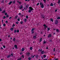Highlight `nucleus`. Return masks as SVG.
Here are the masks:
<instances>
[{
    "label": "nucleus",
    "instance_id": "nucleus-48",
    "mask_svg": "<svg viewBox=\"0 0 60 60\" xmlns=\"http://www.w3.org/2000/svg\"><path fill=\"white\" fill-rule=\"evenodd\" d=\"M6 17L7 18H8L9 17V15H6Z\"/></svg>",
    "mask_w": 60,
    "mask_h": 60
},
{
    "label": "nucleus",
    "instance_id": "nucleus-53",
    "mask_svg": "<svg viewBox=\"0 0 60 60\" xmlns=\"http://www.w3.org/2000/svg\"><path fill=\"white\" fill-rule=\"evenodd\" d=\"M3 47L4 48V49H5V46L4 45L3 46Z\"/></svg>",
    "mask_w": 60,
    "mask_h": 60
},
{
    "label": "nucleus",
    "instance_id": "nucleus-59",
    "mask_svg": "<svg viewBox=\"0 0 60 60\" xmlns=\"http://www.w3.org/2000/svg\"><path fill=\"white\" fill-rule=\"evenodd\" d=\"M2 11V10L1 9V8H0V11Z\"/></svg>",
    "mask_w": 60,
    "mask_h": 60
},
{
    "label": "nucleus",
    "instance_id": "nucleus-2",
    "mask_svg": "<svg viewBox=\"0 0 60 60\" xmlns=\"http://www.w3.org/2000/svg\"><path fill=\"white\" fill-rule=\"evenodd\" d=\"M40 5H41V7L42 8H44V5L43 4V3L41 2H40Z\"/></svg>",
    "mask_w": 60,
    "mask_h": 60
},
{
    "label": "nucleus",
    "instance_id": "nucleus-1",
    "mask_svg": "<svg viewBox=\"0 0 60 60\" xmlns=\"http://www.w3.org/2000/svg\"><path fill=\"white\" fill-rule=\"evenodd\" d=\"M29 8L30 10H29L28 12L30 13L31 12V11L33 10V8L32 7H29Z\"/></svg>",
    "mask_w": 60,
    "mask_h": 60
},
{
    "label": "nucleus",
    "instance_id": "nucleus-12",
    "mask_svg": "<svg viewBox=\"0 0 60 60\" xmlns=\"http://www.w3.org/2000/svg\"><path fill=\"white\" fill-rule=\"evenodd\" d=\"M42 38H41L40 39V41H39V42H41V41H42Z\"/></svg>",
    "mask_w": 60,
    "mask_h": 60
},
{
    "label": "nucleus",
    "instance_id": "nucleus-37",
    "mask_svg": "<svg viewBox=\"0 0 60 60\" xmlns=\"http://www.w3.org/2000/svg\"><path fill=\"white\" fill-rule=\"evenodd\" d=\"M19 30H17L16 31V32L17 33H19Z\"/></svg>",
    "mask_w": 60,
    "mask_h": 60
},
{
    "label": "nucleus",
    "instance_id": "nucleus-47",
    "mask_svg": "<svg viewBox=\"0 0 60 60\" xmlns=\"http://www.w3.org/2000/svg\"><path fill=\"white\" fill-rule=\"evenodd\" d=\"M12 26V27H14V26H15V24H13V25Z\"/></svg>",
    "mask_w": 60,
    "mask_h": 60
},
{
    "label": "nucleus",
    "instance_id": "nucleus-18",
    "mask_svg": "<svg viewBox=\"0 0 60 60\" xmlns=\"http://www.w3.org/2000/svg\"><path fill=\"white\" fill-rule=\"evenodd\" d=\"M25 50V49L24 48H22V51H24Z\"/></svg>",
    "mask_w": 60,
    "mask_h": 60
},
{
    "label": "nucleus",
    "instance_id": "nucleus-42",
    "mask_svg": "<svg viewBox=\"0 0 60 60\" xmlns=\"http://www.w3.org/2000/svg\"><path fill=\"white\" fill-rule=\"evenodd\" d=\"M16 24H19V22L18 21L16 22Z\"/></svg>",
    "mask_w": 60,
    "mask_h": 60
},
{
    "label": "nucleus",
    "instance_id": "nucleus-21",
    "mask_svg": "<svg viewBox=\"0 0 60 60\" xmlns=\"http://www.w3.org/2000/svg\"><path fill=\"white\" fill-rule=\"evenodd\" d=\"M5 11H5V10H4V11H2V13H5Z\"/></svg>",
    "mask_w": 60,
    "mask_h": 60
},
{
    "label": "nucleus",
    "instance_id": "nucleus-5",
    "mask_svg": "<svg viewBox=\"0 0 60 60\" xmlns=\"http://www.w3.org/2000/svg\"><path fill=\"white\" fill-rule=\"evenodd\" d=\"M30 53L29 52H27L26 53V55L27 56H30Z\"/></svg>",
    "mask_w": 60,
    "mask_h": 60
},
{
    "label": "nucleus",
    "instance_id": "nucleus-24",
    "mask_svg": "<svg viewBox=\"0 0 60 60\" xmlns=\"http://www.w3.org/2000/svg\"><path fill=\"white\" fill-rule=\"evenodd\" d=\"M13 3L14 4H15V3H16V2H15V0L14 1H13Z\"/></svg>",
    "mask_w": 60,
    "mask_h": 60
},
{
    "label": "nucleus",
    "instance_id": "nucleus-38",
    "mask_svg": "<svg viewBox=\"0 0 60 60\" xmlns=\"http://www.w3.org/2000/svg\"><path fill=\"white\" fill-rule=\"evenodd\" d=\"M21 58H19V59H17V60H21Z\"/></svg>",
    "mask_w": 60,
    "mask_h": 60
},
{
    "label": "nucleus",
    "instance_id": "nucleus-28",
    "mask_svg": "<svg viewBox=\"0 0 60 60\" xmlns=\"http://www.w3.org/2000/svg\"><path fill=\"white\" fill-rule=\"evenodd\" d=\"M10 30H11V31H13V28H11V29H10Z\"/></svg>",
    "mask_w": 60,
    "mask_h": 60
},
{
    "label": "nucleus",
    "instance_id": "nucleus-63",
    "mask_svg": "<svg viewBox=\"0 0 60 60\" xmlns=\"http://www.w3.org/2000/svg\"><path fill=\"white\" fill-rule=\"evenodd\" d=\"M58 60V59L57 58L55 60Z\"/></svg>",
    "mask_w": 60,
    "mask_h": 60
},
{
    "label": "nucleus",
    "instance_id": "nucleus-3",
    "mask_svg": "<svg viewBox=\"0 0 60 60\" xmlns=\"http://www.w3.org/2000/svg\"><path fill=\"white\" fill-rule=\"evenodd\" d=\"M44 26V29L45 30L46 29V28L47 27H48V26H47V25H46L45 24H44L43 25Z\"/></svg>",
    "mask_w": 60,
    "mask_h": 60
},
{
    "label": "nucleus",
    "instance_id": "nucleus-6",
    "mask_svg": "<svg viewBox=\"0 0 60 60\" xmlns=\"http://www.w3.org/2000/svg\"><path fill=\"white\" fill-rule=\"evenodd\" d=\"M58 23V21L57 20H56L55 21V24L56 25H57Z\"/></svg>",
    "mask_w": 60,
    "mask_h": 60
},
{
    "label": "nucleus",
    "instance_id": "nucleus-11",
    "mask_svg": "<svg viewBox=\"0 0 60 60\" xmlns=\"http://www.w3.org/2000/svg\"><path fill=\"white\" fill-rule=\"evenodd\" d=\"M45 52H44V51L43 50L41 52V53L42 54H44V53H45Z\"/></svg>",
    "mask_w": 60,
    "mask_h": 60
},
{
    "label": "nucleus",
    "instance_id": "nucleus-8",
    "mask_svg": "<svg viewBox=\"0 0 60 60\" xmlns=\"http://www.w3.org/2000/svg\"><path fill=\"white\" fill-rule=\"evenodd\" d=\"M14 47L15 48V49H18V46H17V45H14Z\"/></svg>",
    "mask_w": 60,
    "mask_h": 60
},
{
    "label": "nucleus",
    "instance_id": "nucleus-40",
    "mask_svg": "<svg viewBox=\"0 0 60 60\" xmlns=\"http://www.w3.org/2000/svg\"><path fill=\"white\" fill-rule=\"evenodd\" d=\"M57 19H60V17H58L57 18Z\"/></svg>",
    "mask_w": 60,
    "mask_h": 60
},
{
    "label": "nucleus",
    "instance_id": "nucleus-52",
    "mask_svg": "<svg viewBox=\"0 0 60 60\" xmlns=\"http://www.w3.org/2000/svg\"><path fill=\"white\" fill-rule=\"evenodd\" d=\"M19 15H20V16L21 15V13H19Z\"/></svg>",
    "mask_w": 60,
    "mask_h": 60
},
{
    "label": "nucleus",
    "instance_id": "nucleus-10",
    "mask_svg": "<svg viewBox=\"0 0 60 60\" xmlns=\"http://www.w3.org/2000/svg\"><path fill=\"white\" fill-rule=\"evenodd\" d=\"M21 7H19V8H20L19 9H20V10H21V9H22V8H23V6L22 5H21Z\"/></svg>",
    "mask_w": 60,
    "mask_h": 60
},
{
    "label": "nucleus",
    "instance_id": "nucleus-36",
    "mask_svg": "<svg viewBox=\"0 0 60 60\" xmlns=\"http://www.w3.org/2000/svg\"><path fill=\"white\" fill-rule=\"evenodd\" d=\"M13 41H15V38H14L13 39Z\"/></svg>",
    "mask_w": 60,
    "mask_h": 60
},
{
    "label": "nucleus",
    "instance_id": "nucleus-43",
    "mask_svg": "<svg viewBox=\"0 0 60 60\" xmlns=\"http://www.w3.org/2000/svg\"><path fill=\"white\" fill-rule=\"evenodd\" d=\"M18 17V15H17V16H15V19H16L17 18V17Z\"/></svg>",
    "mask_w": 60,
    "mask_h": 60
},
{
    "label": "nucleus",
    "instance_id": "nucleus-56",
    "mask_svg": "<svg viewBox=\"0 0 60 60\" xmlns=\"http://www.w3.org/2000/svg\"><path fill=\"white\" fill-rule=\"evenodd\" d=\"M22 57L23 58H24V55H22Z\"/></svg>",
    "mask_w": 60,
    "mask_h": 60
},
{
    "label": "nucleus",
    "instance_id": "nucleus-29",
    "mask_svg": "<svg viewBox=\"0 0 60 60\" xmlns=\"http://www.w3.org/2000/svg\"><path fill=\"white\" fill-rule=\"evenodd\" d=\"M31 34H34V31H31Z\"/></svg>",
    "mask_w": 60,
    "mask_h": 60
},
{
    "label": "nucleus",
    "instance_id": "nucleus-31",
    "mask_svg": "<svg viewBox=\"0 0 60 60\" xmlns=\"http://www.w3.org/2000/svg\"><path fill=\"white\" fill-rule=\"evenodd\" d=\"M28 59H29V60H30L31 59V58H30V57H29L28 58Z\"/></svg>",
    "mask_w": 60,
    "mask_h": 60
},
{
    "label": "nucleus",
    "instance_id": "nucleus-9",
    "mask_svg": "<svg viewBox=\"0 0 60 60\" xmlns=\"http://www.w3.org/2000/svg\"><path fill=\"white\" fill-rule=\"evenodd\" d=\"M52 36V35L51 34H49V36H48V38H50Z\"/></svg>",
    "mask_w": 60,
    "mask_h": 60
},
{
    "label": "nucleus",
    "instance_id": "nucleus-14",
    "mask_svg": "<svg viewBox=\"0 0 60 60\" xmlns=\"http://www.w3.org/2000/svg\"><path fill=\"white\" fill-rule=\"evenodd\" d=\"M25 20H24V22H26V21H27V19H24Z\"/></svg>",
    "mask_w": 60,
    "mask_h": 60
},
{
    "label": "nucleus",
    "instance_id": "nucleus-15",
    "mask_svg": "<svg viewBox=\"0 0 60 60\" xmlns=\"http://www.w3.org/2000/svg\"><path fill=\"white\" fill-rule=\"evenodd\" d=\"M56 32H57L58 33H59V31L58 29H56Z\"/></svg>",
    "mask_w": 60,
    "mask_h": 60
},
{
    "label": "nucleus",
    "instance_id": "nucleus-17",
    "mask_svg": "<svg viewBox=\"0 0 60 60\" xmlns=\"http://www.w3.org/2000/svg\"><path fill=\"white\" fill-rule=\"evenodd\" d=\"M42 50V49H39L38 50V51H40V52H41Z\"/></svg>",
    "mask_w": 60,
    "mask_h": 60
},
{
    "label": "nucleus",
    "instance_id": "nucleus-58",
    "mask_svg": "<svg viewBox=\"0 0 60 60\" xmlns=\"http://www.w3.org/2000/svg\"><path fill=\"white\" fill-rule=\"evenodd\" d=\"M35 56V55H34V56L32 57V58H34V57Z\"/></svg>",
    "mask_w": 60,
    "mask_h": 60
},
{
    "label": "nucleus",
    "instance_id": "nucleus-34",
    "mask_svg": "<svg viewBox=\"0 0 60 60\" xmlns=\"http://www.w3.org/2000/svg\"><path fill=\"white\" fill-rule=\"evenodd\" d=\"M10 55L11 56L13 57V54H12V53L11 54V55Z\"/></svg>",
    "mask_w": 60,
    "mask_h": 60
},
{
    "label": "nucleus",
    "instance_id": "nucleus-7",
    "mask_svg": "<svg viewBox=\"0 0 60 60\" xmlns=\"http://www.w3.org/2000/svg\"><path fill=\"white\" fill-rule=\"evenodd\" d=\"M36 36H37V34H35V36H34L33 37L34 39H36Z\"/></svg>",
    "mask_w": 60,
    "mask_h": 60
},
{
    "label": "nucleus",
    "instance_id": "nucleus-60",
    "mask_svg": "<svg viewBox=\"0 0 60 60\" xmlns=\"http://www.w3.org/2000/svg\"><path fill=\"white\" fill-rule=\"evenodd\" d=\"M5 22L6 23H8V21H7V20Z\"/></svg>",
    "mask_w": 60,
    "mask_h": 60
},
{
    "label": "nucleus",
    "instance_id": "nucleus-61",
    "mask_svg": "<svg viewBox=\"0 0 60 60\" xmlns=\"http://www.w3.org/2000/svg\"><path fill=\"white\" fill-rule=\"evenodd\" d=\"M39 4V3H37V5H38V6Z\"/></svg>",
    "mask_w": 60,
    "mask_h": 60
},
{
    "label": "nucleus",
    "instance_id": "nucleus-55",
    "mask_svg": "<svg viewBox=\"0 0 60 60\" xmlns=\"http://www.w3.org/2000/svg\"><path fill=\"white\" fill-rule=\"evenodd\" d=\"M53 51L54 52H55V48H54L53 49Z\"/></svg>",
    "mask_w": 60,
    "mask_h": 60
},
{
    "label": "nucleus",
    "instance_id": "nucleus-23",
    "mask_svg": "<svg viewBox=\"0 0 60 60\" xmlns=\"http://www.w3.org/2000/svg\"><path fill=\"white\" fill-rule=\"evenodd\" d=\"M57 3L59 4V3L60 4V0H58V2Z\"/></svg>",
    "mask_w": 60,
    "mask_h": 60
},
{
    "label": "nucleus",
    "instance_id": "nucleus-39",
    "mask_svg": "<svg viewBox=\"0 0 60 60\" xmlns=\"http://www.w3.org/2000/svg\"><path fill=\"white\" fill-rule=\"evenodd\" d=\"M0 49H1V50H2L3 49V50H4V48H3L2 47H1L0 48Z\"/></svg>",
    "mask_w": 60,
    "mask_h": 60
},
{
    "label": "nucleus",
    "instance_id": "nucleus-64",
    "mask_svg": "<svg viewBox=\"0 0 60 60\" xmlns=\"http://www.w3.org/2000/svg\"><path fill=\"white\" fill-rule=\"evenodd\" d=\"M43 60H47V59H44Z\"/></svg>",
    "mask_w": 60,
    "mask_h": 60
},
{
    "label": "nucleus",
    "instance_id": "nucleus-50",
    "mask_svg": "<svg viewBox=\"0 0 60 60\" xmlns=\"http://www.w3.org/2000/svg\"><path fill=\"white\" fill-rule=\"evenodd\" d=\"M43 1H44V3H45V2H46V0H44Z\"/></svg>",
    "mask_w": 60,
    "mask_h": 60
},
{
    "label": "nucleus",
    "instance_id": "nucleus-62",
    "mask_svg": "<svg viewBox=\"0 0 60 60\" xmlns=\"http://www.w3.org/2000/svg\"><path fill=\"white\" fill-rule=\"evenodd\" d=\"M55 12H56L57 11V9L55 10Z\"/></svg>",
    "mask_w": 60,
    "mask_h": 60
},
{
    "label": "nucleus",
    "instance_id": "nucleus-26",
    "mask_svg": "<svg viewBox=\"0 0 60 60\" xmlns=\"http://www.w3.org/2000/svg\"><path fill=\"white\" fill-rule=\"evenodd\" d=\"M20 23L21 24H23V22L22 21H21L20 22Z\"/></svg>",
    "mask_w": 60,
    "mask_h": 60
},
{
    "label": "nucleus",
    "instance_id": "nucleus-41",
    "mask_svg": "<svg viewBox=\"0 0 60 60\" xmlns=\"http://www.w3.org/2000/svg\"><path fill=\"white\" fill-rule=\"evenodd\" d=\"M47 29H48L47 31H49V30H50V28H48Z\"/></svg>",
    "mask_w": 60,
    "mask_h": 60
},
{
    "label": "nucleus",
    "instance_id": "nucleus-33",
    "mask_svg": "<svg viewBox=\"0 0 60 60\" xmlns=\"http://www.w3.org/2000/svg\"><path fill=\"white\" fill-rule=\"evenodd\" d=\"M17 20L18 21H20V19H19V18L17 19Z\"/></svg>",
    "mask_w": 60,
    "mask_h": 60
},
{
    "label": "nucleus",
    "instance_id": "nucleus-20",
    "mask_svg": "<svg viewBox=\"0 0 60 60\" xmlns=\"http://www.w3.org/2000/svg\"><path fill=\"white\" fill-rule=\"evenodd\" d=\"M28 6H29V5H27L26 6V8H28Z\"/></svg>",
    "mask_w": 60,
    "mask_h": 60
},
{
    "label": "nucleus",
    "instance_id": "nucleus-49",
    "mask_svg": "<svg viewBox=\"0 0 60 60\" xmlns=\"http://www.w3.org/2000/svg\"><path fill=\"white\" fill-rule=\"evenodd\" d=\"M3 26H6V24H3Z\"/></svg>",
    "mask_w": 60,
    "mask_h": 60
},
{
    "label": "nucleus",
    "instance_id": "nucleus-27",
    "mask_svg": "<svg viewBox=\"0 0 60 60\" xmlns=\"http://www.w3.org/2000/svg\"><path fill=\"white\" fill-rule=\"evenodd\" d=\"M32 49H33V48L32 47H31L30 48V50H32Z\"/></svg>",
    "mask_w": 60,
    "mask_h": 60
},
{
    "label": "nucleus",
    "instance_id": "nucleus-16",
    "mask_svg": "<svg viewBox=\"0 0 60 60\" xmlns=\"http://www.w3.org/2000/svg\"><path fill=\"white\" fill-rule=\"evenodd\" d=\"M50 6H53V3H51Z\"/></svg>",
    "mask_w": 60,
    "mask_h": 60
},
{
    "label": "nucleus",
    "instance_id": "nucleus-46",
    "mask_svg": "<svg viewBox=\"0 0 60 60\" xmlns=\"http://www.w3.org/2000/svg\"><path fill=\"white\" fill-rule=\"evenodd\" d=\"M26 19H27L28 18V16H27V15L26 16Z\"/></svg>",
    "mask_w": 60,
    "mask_h": 60
},
{
    "label": "nucleus",
    "instance_id": "nucleus-25",
    "mask_svg": "<svg viewBox=\"0 0 60 60\" xmlns=\"http://www.w3.org/2000/svg\"><path fill=\"white\" fill-rule=\"evenodd\" d=\"M46 57V55H44L43 56V57L44 58H45Z\"/></svg>",
    "mask_w": 60,
    "mask_h": 60
},
{
    "label": "nucleus",
    "instance_id": "nucleus-4",
    "mask_svg": "<svg viewBox=\"0 0 60 60\" xmlns=\"http://www.w3.org/2000/svg\"><path fill=\"white\" fill-rule=\"evenodd\" d=\"M41 16H42L41 17V18L42 19V18H43V19H45V17H45V16L44 15H43L42 14H41Z\"/></svg>",
    "mask_w": 60,
    "mask_h": 60
},
{
    "label": "nucleus",
    "instance_id": "nucleus-35",
    "mask_svg": "<svg viewBox=\"0 0 60 60\" xmlns=\"http://www.w3.org/2000/svg\"><path fill=\"white\" fill-rule=\"evenodd\" d=\"M10 56H11V55H8L7 56V58H9V57H10Z\"/></svg>",
    "mask_w": 60,
    "mask_h": 60
},
{
    "label": "nucleus",
    "instance_id": "nucleus-30",
    "mask_svg": "<svg viewBox=\"0 0 60 60\" xmlns=\"http://www.w3.org/2000/svg\"><path fill=\"white\" fill-rule=\"evenodd\" d=\"M47 43V41H44V43H43L44 44H45V43Z\"/></svg>",
    "mask_w": 60,
    "mask_h": 60
},
{
    "label": "nucleus",
    "instance_id": "nucleus-51",
    "mask_svg": "<svg viewBox=\"0 0 60 60\" xmlns=\"http://www.w3.org/2000/svg\"><path fill=\"white\" fill-rule=\"evenodd\" d=\"M6 18V17H5V16H3V19H5Z\"/></svg>",
    "mask_w": 60,
    "mask_h": 60
},
{
    "label": "nucleus",
    "instance_id": "nucleus-22",
    "mask_svg": "<svg viewBox=\"0 0 60 60\" xmlns=\"http://www.w3.org/2000/svg\"><path fill=\"white\" fill-rule=\"evenodd\" d=\"M50 20L52 21V22H53V19H50Z\"/></svg>",
    "mask_w": 60,
    "mask_h": 60
},
{
    "label": "nucleus",
    "instance_id": "nucleus-13",
    "mask_svg": "<svg viewBox=\"0 0 60 60\" xmlns=\"http://www.w3.org/2000/svg\"><path fill=\"white\" fill-rule=\"evenodd\" d=\"M12 3V1H11L10 2V3H8V4L9 5H11V4Z\"/></svg>",
    "mask_w": 60,
    "mask_h": 60
},
{
    "label": "nucleus",
    "instance_id": "nucleus-45",
    "mask_svg": "<svg viewBox=\"0 0 60 60\" xmlns=\"http://www.w3.org/2000/svg\"><path fill=\"white\" fill-rule=\"evenodd\" d=\"M5 15H7V13H5L4 14Z\"/></svg>",
    "mask_w": 60,
    "mask_h": 60
},
{
    "label": "nucleus",
    "instance_id": "nucleus-44",
    "mask_svg": "<svg viewBox=\"0 0 60 60\" xmlns=\"http://www.w3.org/2000/svg\"><path fill=\"white\" fill-rule=\"evenodd\" d=\"M34 31V29H32L31 30V32H33Z\"/></svg>",
    "mask_w": 60,
    "mask_h": 60
},
{
    "label": "nucleus",
    "instance_id": "nucleus-19",
    "mask_svg": "<svg viewBox=\"0 0 60 60\" xmlns=\"http://www.w3.org/2000/svg\"><path fill=\"white\" fill-rule=\"evenodd\" d=\"M16 32H17V30L16 29H15L14 30V33L15 34H16Z\"/></svg>",
    "mask_w": 60,
    "mask_h": 60
},
{
    "label": "nucleus",
    "instance_id": "nucleus-54",
    "mask_svg": "<svg viewBox=\"0 0 60 60\" xmlns=\"http://www.w3.org/2000/svg\"><path fill=\"white\" fill-rule=\"evenodd\" d=\"M1 3H4V1H2L1 2Z\"/></svg>",
    "mask_w": 60,
    "mask_h": 60
},
{
    "label": "nucleus",
    "instance_id": "nucleus-32",
    "mask_svg": "<svg viewBox=\"0 0 60 60\" xmlns=\"http://www.w3.org/2000/svg\"><path fill=\"white\" fill-rule=\"evenodd\" d=\"M38 56H39V55H37L36 56V58H37Z\"/></svg>",
    "mask_w": 60,
    "mask_h": 60
},
{
    "label": "nucleus",
    "instance_id": "nucleus-57",
    "mask_svg": "<svg viewBox=\"0 0 60 60\" xmlns=\"http://www.w3.org/2000/svg\"><path fill=\"white\" fill-rule=\"evenodd\" d=\"M51 40V39L50 40H49V41L50 42H52V41Z\"/></svg>",
    "mask_w": 60,
    "mask_h": 60
}]
</instances>
